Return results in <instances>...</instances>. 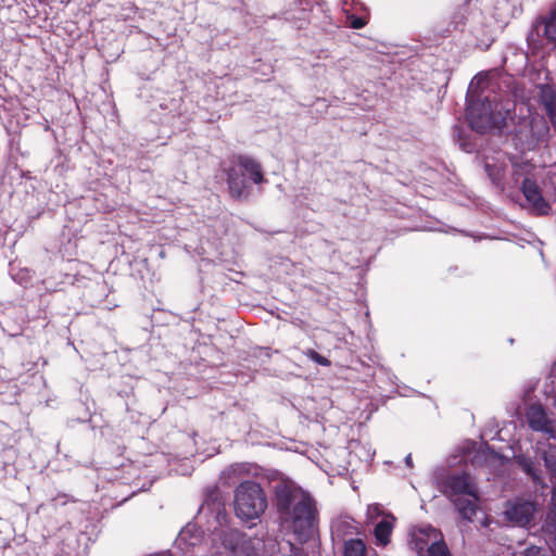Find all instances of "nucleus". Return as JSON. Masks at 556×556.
Listing matches in <instances>:
<instances>
[{
  "label": "nucleus",
  "instance_id": "nucleus-2",
  "mask_svg": "<svg viewBox=\"0 0 556 556\" xmlns=\"http://www.w3.org/2000/svg\"><path fill=\"white\" fill-rule=\"evenodd\" d=\"M485 81V76H476L468 89L467 115L472 129L478 132H486L492 128H501L506 124L510 116V106L500 103H492L488 97L483 98L479 93V88Z\"/></svg>",
  "mask_w": 556,
  "mask_h": 556
},
{
  "label": "nucleus",
  "instance_id": "nucleus-26",
  "mask_svg": "<svg viewBox=\"0 0 556 556\" xmlns=\"http://www.w3.org/2000/svg\"><path fill=\"white\" fill-rule=\"evenodd\" d=\"M287 545L290 546L291 552L293 551V545L290 542H287Z\"/></svg>",
  "mask_w": 556,
  "mask_h": 556
},
{
  "label": "nucleus",
  "instance_id": "nucleus-14",
  "mask_svg": "<svg viewBox=\"0 0 556 556\" xmlns=\"http://www.w3.org/2000/svg\"><path fill=\"white\" fill-rule=\"evenodd\" d=\"M236 168H238L243 176H249L254 184H261L264 181L263 170L260 163L249 156H239Z\"/></svg>",
  "mask_w": 556,
  "mask_h": 556
},
{
  "label": "nucleus",
  "instance_id": "nucleus-21",
  "mask_svg": "<svg viewBox=\"0 0 556 556\" xmlns=\"http://www.w3.org/2000/svg\"><path fill=\"white\" fill-rule=\"evenodd\" d=\"M383 515H391L390 513H386L379 504H371L367 508V520L370 522H375L379 517L383 518Z\"/></svg>",
  "mask_w": 556,
  "mask_h": 556
},
{
  "label": "nucleus",
  "instance_id": "nucleus-23",
  "mask_svg": "<svg viewBox=\"0 0 556 556\" xmlns=\"http://www.w3.org/2000/svg\"><path fill=\"white\" fill-rule=\"evenodd\" d=\"M345 529H355V527L348 521H339L332 526V533L339 536L341 533L345 532Z\"/></svg>",
  "mask_w": 556,
  "mask_h": 556
},
{
  "label": "nucleus",
  "instance_id": "nucleus-8",
  "mask_svg": "<svg viewBox=\"0 0 556 556\" xmlns=\"http://www.w3.org/2000/svg\"><path fill=\"white\" fill-rule=\"evenodd\" d=\"M525 417L528 426L538 432H542L551 438H556V425L548 417L545 408L539 403H532L527 406Z\"/></svg>",
  "mask_w": 556,
  "mask_h": 556
},
{
  "label": "nucleus",
  "instance_id": "nucleus-5",
  "mask_svg": "<svg viewBox=\"0 0 556 556\" xmlns=\"http://www.w3.org/2000/svg\"><path fill=\"white\" fill-rule=\"evenodd\" d=\"M211 542L217 554L233 553L251 556L260 544V540L252 541L245 534L235 529L219 530L212 534Z\"/></svg>",
  "mask_w": 556,
  "mask_h": 556
},
{
  "label": "nucleus",
  "instance_id": "nucleus-20",
  "mask_svg": "<svg viewBox=\"0 0 556 556\" xmlns=\"http://www.w3.org/2000/svg\"><path fill=\"white\" fill-rule=\"evenodd\" d=\"M348 5H349V1L345 0L343 2V11L346 14V18H348L349 25L352 28H355V29L363 28L367 24V16L366 15H364V16L363 15L362 16H356L355 14L351 13V11L348 8Z\"/></svg>",
  "mask_w": 556,
  "mask_h": 556
},
{
  "label": "nucleus",
  "instance_id": "nucleus-13",
  "mask_svg": "<svg viewBox=\"0 0 556 556\" xmlns=\"http://www.w3.org/2000/svg\"><path fill=\"white\" fill-rule=\"evenodd\" d=\"M395 520L393 515H383V518L377 521L374 528L376 545L384 547L390 543Z\"/></svg>",
  "mask_w": 556,
  "mask_h": 556
},
{
  "label": "nucleus",
  "instance_id": "nucleus-24",
  "mask_svg": "<svg viewBox=\"0 0 556 556\" xmlns=\"http://www.w3.org/2000/svg\"><path fill=\"white\" fill-rule=\"evenodd\" d=\"M544 462H545V465L546 467L554 473L556 475V456L552 455V454H546L544 456Z\"/></svg>",
  "mask_w": 556,
  "mask_h": 556
},
{
  "label": "nucleus",
  "instance_id": "nucleus-4",
  "mask_svg": "<svg viewBox=\"0 0 556 556\" xmlns=\"http://www.w3.org/2000/svg\"><path fill=\"white\" fill-rule=\"evenodd\" d=\"M267 507L262 486L253 481H243L235 490V511L242 520L258 518Z\"/></svg>",
  "mask_w": 556,
  "mask_h": 556
},
{
  "label": "nucleus",
  "instance_id": "nucleus-15",
  "mask_svg": "<svg viewBox=\"0 0 556 556\" xmlns=\"http://www.w3.org/2000/svg\"><path fill=\"white\" fill-rule=\"evenodd\" d=\"M540 103L545 109L552 121L556 118V92L548 85H540L536 87Z\"/></svg>",
  "mask_w": 556,
  "mask_h": 556
},
{
  "label": "nucleus",
  "instance_id": "nucleus-19",
  "mask_svg": "<svg viewBox=\"0 0 556 556\" xmlns=\"http://www.w3.org/2000/svg\"><path fill=\"white\" fill-rule=\"evenodd\" d=\"M344 541V555L343 556H365L366 553V544L364 540L356 539H345Z\"/></svg>",
  "mask_w": 556,
  "mask_h": 556
},
{
  "label": "nucleus",
  "instance_id": "nucleus-7",
  "mask_svg": "<svg viewBox=\"0 0 556 556\" xmlns=\"http://www.w3.org/2000/svg\"><path fill=\"white\" fill-rule=\"evenodd\" d=\"M538 507L534 502L516 498L505 505L504 515L515 526L526 527L531 523Z\"/></svg>",
  "mask_w": 556,
  "mask_h": 556
},
{
  "label": "nucleus",
  "instance_id": "nucleus-18",
  "mask_svg": "<svg viewBox=\"0 0 556 556\" xmlns=\"http://www.w3.org/2000/svg\"><path fill=\"white\" fill-rule=\"evenodd\" d=\"M506 163L504 159L492 157L485 161V170L495 185H501L505 176Z\"/></svg>",
  "mask_w": 556,
  "mask_h": 556
},
{
  "label": "nucleus",
  "instance_id": "nucleus-16",
  "mask_svg": "<svg viewBox=\"0 0 556 556\" xmlns=\"http://www.w3.org/2000/svg\"><path fill=\"white\" fill-rule=\"evenodd\" d=\"M528 177L531 179L535 178V166L528 161H511V179L515 184L519 181L522 184Z\"/></svg>",
  "mask_w": 556,
  "mask_h": 556
},
{
  "label": "nucleus",
  "instance_id": "nucleus-12",
  "mask_svg": "<svg viewBox=\"0 0 556 556\" xmlns=\"http://www.w3.org/2000/svg\"><path fill=\"white\" fill-rule=\"evenodd\" d=\"M256 475V468L249 463H238L228 466L223 470L220 480L225 485H231L232 483L245 478Z\"/></svg>",
  "mask_w": 556,
  "mask_h": 556
},
{
  "label": "nucleus",
  "instance_id": "nucleus-3",
  "mask_svg": "<svg viewBox=\"0 0 556 556\" xmlns=\"http://www.w3.org/2000/svg\"><path fill=\"white\" fill-rule=\"evenodd\" d=\"M443 493L454 502L464 519H472L479 496L477 485L468 473L450 476L443 483Z\"/></svg>",
  "mask_w": 556,
  "mask_h": 556
},
{
  "label": "nucleus",
  "instance_id": "nucleus-10",
  "mask_svg": "<svg viewBox=\"0 0 556 556\" xmlns=\"http://www.w3.org/2000/svg\"><path fill=\"white\" fill-rule=\"evenodd\" d=\"M521 191L531 206L532 211L538 215H545L549 210V205L543 199L541 190L535 181V178H527L522 181Z\"/></svg>",
  "mask_w": 556,
  "mask_h": 556
},
{
  "label": "nucleus",
  "instance_id": "nucleus-6",
  "mask_svg": "<svg viewBox=\"0 0 556 556\" xmlns=\"http://www.w3.org/2000/svg\"><path fill=\"white\" fill-rule=\"evenodd\" d=\"M410 544L419 556H425V553L428 556H450L442 533L431 526L414 529Z\"/></svg>",
  "mask_w": 556,
  "mask_h": 556
},
{
  "label": "nucleus",
  "instance_id": "nucleus-1",
  "mask_svg": "<svg viewBox=\"0 0 556 556\" xmlns=\"http://www.w3.org/2000/svg\"><path fill=\"white\" fill-rule=\"evenodd\" d=\"M277 509L285 523H288L299 539L314 534L317 522V509L312 496L291 482L276 486Z\"/></svg>",
  "mask_w": 556,
  "mask_h": 556
},
{
  "label": "nucleus",
  "instance_id": "nucleus-11",
  "mask_svg": "<svg viewBox=\"0 0 556 556\" xmlns=\"http://www.w3.org/2000/svg\"><path fill=\"white\" fill-rule=\"evenodd\" d=\"M541 37L548 41H556V11H552L548 15L542 16L535 22L528 40L535 42Z\"/></svg>",
  "mask_w": 556,
  "mask_h": 556
},
{
  "label": "nucleus",
  "instance_id": "nucleus-25",
  "mask_svg": "<svg viewBox=\"0 0 556 556\" xmlns=\"http://www.w3.org/2000/svg\"><path fill=\"white\" fill-rule=\"evenodd\" d=\"M405 463L408 467H412L413 466V462H412V455H407L406 458H405Z\"/></svg>",
  "mask_w": 556,
  "mask_h": 556
},
{
  "label": "nucleus",
  "instance_id": "nucleus-22",
  "mask_svg": "<svg viewBox=\"0 0 556 556\" xmlns=\"http://www.w3.org/2000/svg\"><path fill=\"white\" fill-rule=\"evenodd\" d=\"M305 355L319 365H323V366L330 365V361L328 358L324 357L323 355H320L319 353H317L314 350H307L305 352Z\"/></svg>",
  "mask_w": 556,
  "mask_h": 556
},
{
  "label": "nucleus",
  "instance_id": "nucleus-9",
  "mask_svg": "<svg viewBox=\"0 0 556 556\" xmlns=\"http://www.w3.org/2000/svg\"><path fill=\"white\" fill-rule=\"evenodd\" d=\"M204 542L202 531L195 526L188 523L178 534L175 547L181 554H195L201 552Z\"/></svg>",
  "mask_w": 556,
  "mask_h": 556
},
{
  "label": "nucleus",
  "instance_id": "nucleus-17",
  "mask_svg": "<svg viewBox=\"0 0 556 556\" xmlns=\"http://www.w3.org/2000/svg\"><path fill=\"white\" fill-rule=\"evenodd\" d=\"M228 188L230 194L236 199H240L245 195L248 184L242 173H240L236 167H232L228 172Z\"/></svg>",
  "mask_w": 556,
  "mask_h": 556
}]
</instances>
